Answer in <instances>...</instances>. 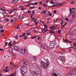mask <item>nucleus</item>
Wrapping results in <instances>:
<instances>
[{
    "instance_id": "f257e3e1",
    "label": "nucleus",
    "mask_w": 76,
    "mask_h": 76,
    "mask_svg": "<svg viewBox=\"0 0 76 76\" xmlns=\"http://www.w3.org/2000/svg\"><path fill=\"white\" fill-rule=\"evenodd\" d=\"M45 61L46 62V63L42 61H41L40 62V66L44 69H46L47 68L48 66L50 65V61L48 59H46Z\"/></svg>"
},
{
    "instance_id": "f03ea898",
    "label": "nucleus",
    "mask_w": 76,
    "mask_h": 76,
    "mask_svg": "<svg viewBox=\"0 0 76 76\" xmlns=\"http://www.w3.org/2000/svg\"><path fill=\"white\" fill-rule=\"evenodd\" d=\"M32 70V69H30V71L31 72H32V73L33 75H35L36 76H41V74H40V73L38 71L37 72H33V70Z\"/></svg>"
},
{
    "instance_id": "7ed1b4c3",
    "label": "nucleus",
    "mask_w": 76,
    "mask_h": 76,
    "mask_svg": "<svg viewBox=\"0 0 76 76\" xmlns=\"http://www.w3.org/2000/svg\"><path fill=\"white\" fill-rule=\"evenodd\" d=\"M58 59L59 60H61V61L63 62H66V58L64 56H59L58 57Z\"/></svg>"
},
{
    "instance_id": "20e7f679",
    "label": "nucleus",
    "mask_w": 76,
    "mask_h": 76,
    "mask_svg": "<svg viewBox=\"0 0 76 76\" xmlns=\"http://www.w3.org/2000/svg\"><path fill=\"white\" fill-rule=\"evenodd\" d=\"M22 69L23 71L24 72H27V67L26 66L23 67L22 68V67H21L20 68V70Z\"/></svg>"
},
{
    "instance_id": "39448f33",
    "label": "nucleus",
    "mask_w": 76,
    "mask_h": 76,
    "mask_svg": "<svg viewBox=\"0 0 76 76\" xmlns=\"http://www.w3.org/2000/svg\"><path fill=\"white\" fill-rule=\"evenodd\" d=\"M23 66H26L29 63L28 62V61H25L24 60L23 61Z\"/></svg>"
},
{
    "instance_id": "423d86ee",
    "label": "nucleus",
    "mask_w": 76,
    "mask_h": 76,
    "mask_svg": "<svg viewBox=\"0 0 76 76\" xmlns=\"http://www.w3.org/2000/svg\"><path fill=\"white\" fill-rule=\"evenodd\" d=\"M54 46H55V45L53 42H51L50 43V45H49V47L50 48H53L54 47Z\"/></svg>"
},
{
    "instance_id": "0eeeda50",
    "label": "nucleus",
    "mask_w": 76,
    "mask_h": 76,
    "mask_svg": "<svg viewBox=\"0 0 76 76\" xmlns=\"http://www.w3.org/2000/svg\"><path fill=\"white\" fill-rule=\"evenodd\" d=\"M31 67L32 68H37V64L35 63L32 64Z\"/></svg>"
},
{
    "instance_id": "6e6552de",
    "label": "nucleus",
    "mask_w": 76,
    "mask_h": 76,
    "mask_svg": "<svg viewBox=\"0 0 76 76\" xmlns=\"http://www.w3.org/2000/svg\"><path fill=\"white\" fill-rule=\"evenodd\" d=\"M19 0H13V1H11V3H12V4H13V3H18V2H19Z\"/></svg>"
},
{
    "instance_id": "1a4fd4ad",
    "label": "nucleus",
    "mask_w": 76,
    "mask_h": 76,
    "mask_svg": "<svg viewBox=\"0 0 76 76\" xmlns=\"http://www.w3.org/2000/svg\"><path fill=\"white\" fill-rule=\"evenodd\" d=\"M14 50H15L16 51H18L19 47L17 46H15L14 47Z\"/></svg>"
},
{
    "instance_id": "9d476101",
    "label": "nucleus",
    "mask_w": 76,
    "mask_h": 76,
    "mask_svg": "<svg viewBox=\"0 0 76 76\" xmlns=\"http://www.w3.org/2000/svg\"><path fill=\"white\" fill-rule=\"evenodd\" d=\"M52 76H61V74H60V75H57V74L54 73H53V75H52Z\"/></svg>"
},
{
    "instance_id": "9b49d317",
    "label": "nucleus",
    "mask_w": 76,
    "mask_h": 76,
    "mask_svg": "<svg viewBox=\"0 0 76 76\" xmlns=\"http://www.w3.org/2000/svg\"><path fill=\"white\" fill-rule=\"evenodd\" d=\"M0 13H1L3 15L5 14L6 13V11L3 10H0Z\"/></svg>"
},
{
    "instance_id": "f8f14e48",
    "label": "nucleus",
    "mask_w": 76,
    "mask_h": 76,
    "mask_svg": "<svg viewBox=\"0 0 76 76\" xmlns=\"http://www.w3.org/2000/svg\"><path fill=\"white\" fill-rule=\"evenodd\" d=\"M20 70L21 73V75H25V73H26V72H25L23 71V70H22V69H21Z\"/></svg>"
},
{
    "instance_id": "ddd939ff",
    "label": "nucleus",
    "mask_w": 76,
    "mask_h": 76,
    "mask_svg": "<svg viewBox=\"0 0 76 76\" xmlns=\"http://www.w3.org/2000/svg\"><path fill=\"white\" fill-rule=\"evenodd\" d=\"M49 33H50V34H55V32L53 31L52 30H50L49 31Z\"/></svg>"
},
{
    "instance_id": "4468645a",
    "label": "nucleus",
    "mask_w": 76,
    "mask_h": 76,
    "mask_svg": "<svg viewBox=\"0 0 76 76\" xmlns=\"http://www.w3.org/2000/svg\"><path fill=\"white\" fill-rule=\"evenodd\" d=\"M73 21H74V19H73V18H72L70 19L69 22H70V23H72V22H73Z\"/></svg>"
},
{
    "instance_id": "2eb2a0df",
    "label": "nucleus",
    "mask_w": 76,
    "mask_h": 76,
    "mask_svg": "<svg viewBox=\"0 0 76 76\" xmlns=\"http://www.w3.org/2000/svg\"><path fill=\"white\" fill-rule=\"evenodd\" d=\"M45 45H42L41 46V48H43V49H44V50H45Z\"/></svg>"
},
{
    "instance_id": "dca6fc26",
    "label": "nucleus",
    "mask_w": 76,
    "mask_h": 76,
    "mask_svg": "<svg viewBox=\"0 0 76 76\" xmlns=\"http://www.w3.org/2000/svg\"><path fill=\"white\" fill-rule=\"evenodd\" d=\"M12 42V41H11L9 43V44H8V45H13V44H11Z\"/></svg>"
},
{
    "instance_id": "f3484780",
    "label": "nucleus",
    "mask_w": 76,
    "mask_h": 76,
    "mask_svg": "<svg viewBox=\"0 0 76 76\" xmlns=\"http://www.w3.org/2000/svg\"><path fill=\"white\" fill-rule=\"evenodd\" d=\"M21 53L22 54H25V52L23 51V50H21Z\"/></svg>"
},
{
    "instance_id": "a211bd4d",
    "label": "nucleus",
    "mask_w": 76,
    "mask_h": 76,
    "mask_svg": "<svg viewBox=\"0 0 76 76\" xmlns=\"http://www.w3.org/2000/svg\"><path fill=\"white\" fill-rule=\"evenodd\" d=\"M33 58L34 60V61H37V58L36 57H34Z\"/></svg>"
},
{
    "instance_id": "6ab92c4d",
    "label": "nucleus",
    "mask_w": 76,
    "mask_h": 76,
    "mask_svg": "<svg viewBox=\"0 0 76 76\" xmlns=\"http://www.w3.org/2000/svg\"><path fill=\"white\" fill-rule=\"evenodd\" d=\"M72 72H76V67L75 68L72 70Z\"/></svg>"
},
{
    "instance_id": "aec40b11",
    "label": "nucleus",
    "mask_w": 76,
    "mask_h": 76,
    "mask_svg": "<svg viewBox=\"0 0 76 76\" xmlns=\"http://www.w3.org/2000/svg\"><path fill=\"white\" fill-rule=\"evenodd\" d=\"M70 13L71 14H74V13H75V11H73L72 12V10H70Z\"/></svg>"
},
{
    "instance_id": "412c9836",
    "label": "nucleus",
    "mask_w": 76,
    "mask_h": 76,
    "mask_svg": "<svg viewBox=\"0 0 76 76\" xmlns=\"http://www.w3.org/2000/svg\"><path fill=\"white\" fill-rule=\"evenodd\" d=\"M13 48H12L9 50V52H10V53H12V52H13Z\"/></svg>"
},
{
    "instance_id": "4be33fe9",
    "label": "nucleus",
    "mask_w": 76,
    "mask_h": 76,
    "mask_svg": "<svg viewBox=\"0 0 76 76\" xmlns=\"http://www.w3.org/2000/svg\"><path fill=\"white\" fill-rule=\"evenodd\" d=\"M60 53L61 54H64V51H60Z\"/></svg>"
},
{
    "instance_id": "5701e85b",
    "label": "nucleus",
    "mask_w": 76,
    "mask_h": 76,
    "mask_svg": "<svg viewBox=\"0 0 76 76\" xmlns=\"http://www.w3.org/2000/svg\"><path fill=\"white\" fill-rule=\"evenodd\" d=\"M47 13V12L45 11H42L41 12V14H42V13Z\"/></svg>"
},
{
    "instance_id": "b1692460",
    "label": "nucleus",
    "mask_w": 76,
    "mask_h": 76,
    "mask_svg": "<svg viewBox=\"0 0 76 76\" xmlns=\"http://www.w3.org/2000/svg\"><path fill=\"white\" fill-rule=\"evenodd\" d=\"M33 5H38L37 2H34L32 4Z\"/></svg>"
},
{
    "instance_id": "393cba45",
    "label": "nucleus",
    "mask_w": 76,
    "mask_h": 76,
    "mask_svg": "<svg viewBox=\"0 0 76 76\" xmlns=\"http://www.w3.org/2000/svg\"><path fill=\"white\" fill-rule=\"evenodd\" d=\"M50 3L52 4H54V2L53 0H52L50 1Z\"/></svg>"
},
{
    "instance_id": "a878e982",
    "label": "nucleus",
    "mask_w": 76,
    "mask_h": 76,
    "mask_svg": "<svg viewBox=\"0 0 76 76\" xmlns=\"http://www.w3.org/2000/svg\"><path fill=\"white\" fill-rule=\"evenodd\" d=\"M43 5H44V7H47V5L46 4H43Z\"/></svg>"
},
{
    "instance_id": "bb28decb",
    "label": "nucleus",
    "mask_w": 76,
    "mask_h": 76,
    "mask_svg": "<svg viewBox=\"0 0 76 76\" xmlns=\"http://www.w3.org/2000/svg\"><path fill=\"white\" fill-rule=\"evenodd\" d=\"M76 8H70L69 9V10H75L76 9Z\"/></svg>"
},
{
    "instance_id": "cd10ccee",
    "label": "nucleus",
    "mask_w": 76,
    "mask_h": 76,
    "mask_svg": "<svg viewBox=\"0 0 76 76\" xmlns=\"http://www.w3.org/2000/svg\"><path fill=\"white\" fill-rule=\"evenodd\" d=\"M48 31V29H47L46 30H45L43 32V33L45 34V32H47Z\"/></svg>"
},
{
    "instance_id": "c85d7f7f",
    "label": "nucleus",
    "mask_w": 76,
    "mask_h": 76,
    "mask_svg": "<svg viewBox=\"0 0 76 76\" xmlns=\"http://www.w3.org/2000/svg\"><path fill=\"white\" fill-rule=\"evenodd\" d=\"M15 38L17 39H19V38L18 37V35L15 36Z\"/></svg>"
},
{
    "instance_id": "c756f323",
    "label": "nucleus",
    "mask_w": 76,
    "mask_h": 76,
    "mask_svg": "<svg viewBox=\"0 0 76 76\" xmlns=\"http://www.w3.org/2000/svg\"><path fill=\"white\" fill-rule=\"evenodd\" d=\"M64 4L63 2H62L59 4V6H62Z\"/></svg>"
},
{
    "instance_id": "7c9ffc66",
    "label": "nucleus",
    "mask_w": 76,
    "mask_h": 76,
    "mask_svg": "<svg viewBox=\"0 0 76 76\" xmlns=\"http://www.w3.org/2000/svg\"><path fill=\"white\" fill-rule=\"evenodd\" d=\"M4 72H9V70H7L6 69H5L4 70Z\"/></svg>"
},
{
    "instance_id": "2f4dec72",
    "label": "nucleus",
    "mask_w": 76,
    "mask_h": 76,
    "mask_svg": "<svg viewBox=\"0 0 76 76\" xmlns=\"http://www.w3.org/2000/svg\"><path fill=\"white\" fill-rule=\"evenodd\" d=\"M35 7H31L29 8V9H33V8H34Z\"/></svg>"
},
{
    "instance_id": "473e14b6",
    "label": "nucleus",
    "mask_w": 76,
    "mask_h": 76,
    "mask_svg": "<svg viewBox=\"0 0 76 76\" xmlns=\"http://www.w3.org/2000/svg\"><path fill=\"white\" fill-rule=\"evenodd\" d=\"M64 41L65 42H69V41L67 40V39H65Z\"/></svg>"
},
{
    "instance_id": "72a5a7b5",
    "label": "nucleus",
    "mask_w": 76,
    "mask_h": 76,
    "mask_svg": "<svg viewBox=\"0 0 76 76\" xmlns=\"http://www.w3.org/2000/svg\"><path fill=\"white\" fill-rule=\"evenodd\" d=\"M61 30H58V33H59V34H61Z\"/></svg>"
},
{
    "instance_id": "f704fd0d",
    "label": "nucleus",
    "mask_w": 76,
    "mask_h": 76,
    "mask_svg": "<svg viewBox=\"0 0 76 76\" xmlns=\"http://www.w3.org/2000/svg\"><path fill=\"white\" fill-rule=\"evenodd\" d=\"M13 21L14 22H16V19L14 18L13 20Z\"/></svg>"
},
{
    "instance_id": "c9c22d12",
    "label": "nucleus",
    "mask_w": 76,
    "mask_h": 76,
    "mask_svg": "<svg viewBox=\"0 0 76 76\" xmlns=\"http://www.w3.org/2000/svg\"><path fill=\"white\" fill-rule=\"evenodd\" d=\"M37 37V36H34V37H31V39H34V38H36Z\"/></svg>"
},
{
    "instance_id": "e433bc0d",
    "label": "nucleus",
    "mask_w": 76,
    "mask_h": 76,
    "mask_svg": "<svg viewBox=\"0 0 76 76\" xmlns=\"http://www.w3.org/2000/svg\"><path fill=\"white\" fill-rule=\"evenodd\" d=\"M65 20H66V21H69V18H66Z\"/></svg>"
},
{
    "instance_id": "4c0bfd02",
    "label": "nucleus",
    "mask_w": 76,
    "mask_h": 76,
    "mask_svg": "<svg viewBox=\"0 0 76 76\" xmlns=\"http://www.w3.org/2000/svg\"><path fill=\"white\" fill-rule=\"evenodd\" d=\"M54 13L55 14H56L57 13V11L56 10H54Z\"/></svg>"
},
{
    "instance_id": "58836bf2",
    "label": "nucleus",
    "mask_w": 76,
    "mask_h": 76,
    "mask_svg": "<svg viewBox=\"0 0 76 76\" xmlns=\"http://www.w3.org/2000/svg\"><path fill=\"white\" fill-rule=\"evenodd\" d=\"M9 19L8 18H7L5 20V21H6V22H7V21H9Z\"/></svg>"
},
{
    "instance_id": "ea45409f",
    "label": "nucleus",
    "mask_w": 76,
    "mask_h": 76,
    "mask_svg": "<svg viewBox=\"0 0 76 76\" xmlns=\"http://www.w3.org/2000/svg\"><path fill=\"white\" fill-rule=\"evenodd\" d=\"M33 32H34V33H35L36 32H37V30H33Z\"/></svg>"
},
{
    "instance_id": "a19ab883",
    "label": "nucleus",
    "mask_w": 76,
    "mask_h": 76,
    "mask_svg": "<svg viewBox=\"0 0 76 76\" xmlns=\"http://www.w3.org/2000/svg\"><path fill=\"white\" fill-rule=\"evenodd\" d=\"M74 3H75V1L71 2V4H74Z\"/></svg>"
},
{
    "instance_id": "79ce46f5",
    "label": "nucleus",
    "mask_w": 76,
    "mask_h": 76,
    "mask_svg": "<svg viewBox=\"0 0 76 76\" xmlns=\"http://www.w3.org/2000/svg\"><path fill=\"white\" fill-rule=\"evenodd\" d=\"M64 23L63 22V21H62V22L61 23V26H63V24Z\"/></svg>"
},
{
    "instance_id": "37998d69",
    "label": "nucleus",
    "mask_w": 76,
    "mask_h": 76,
    "mask_svg": "<svg viewBox=\"0 0 76 76\" xmlns=\"http://www.w3.org/2000/svg\"><path fill=\"white\" fill-rule=\"evenodd\" d=\"M32 13L33 14H35V11L34 10L32 11Z\"/></svg>"
},
{
    "instance_id": "c03bdc74",
    "label": "nucleus",
    "mask_w": 76,
    "mask_h": 76,
    "mask_svg": "<svg viewBox=\"0 0 76 76\" xmlns=\"http://www.w3.org/2000/svg\"><path fill=\"white\" fill-rule=\"evenodd\" d=\"M4 26H1L0 27V29H3V28Z\"/></svg>"
},
{
    "instance_id": "a18cd8bd",
    "label": "nucleus",
    "mask_w": 76,
    "mask_h": 76,
    "mask_svg": "<svg viewBox=\"0 0 76 76\" xmlns=\"http://www.w3.org/2000/svg\"><path fill=\"white\" fill-rule=\"evenodd\" d=\"M45 49H46V50H47V48H48V47L47 46H45Z\"/></svg>"
},
{
    "instance_id": "49530a36",
    "label": "nucleus",
    "mask_w": 76,
    "mask_h": 76,
    "mask_svg": "<svg viewBox=\"0 0 76 76\" xmlns=\"http://www.w3.org/2000/svg\"><path fill=\"white\" fill-rule=\"evenodd\" d=\"M1 32H4V29H2L1 30Z\"/></svg>"
},
{
    "instance_id": "de8ad7c7",
    "label": "nucleus",
    "mask_w": 76,
    "mask_h": 76,
    "mask_svg": "<svg viewBox=\"0 0 76 76\" xmlns=\"http://www.w3.org/2000/svg\"><path fill=\"white\" fill-rule=\"evenodd\" d=\"M57 6V5H53L52 6V7H56Z\"/></svg>"
},
{
    "instance_id": "09e8293b",
    "label": "nucleus",
    "mask_w": 76,
    "mask_h": 76,
    "mask_svg": "<svg viewBox=\"0 0 76 76\" xmlns=\"http://www.w3.org/2000/svg\"><path fill=\"white\" fill-rule=\"evenodd\" d=\"M49 15L50 16H52V14L51 13L49 14Z\"/></svg>"
},
{
    "instance_id": "8fccbe9b",
    "label": "nucleus",
    "mask_w": 76,
    "mask_h": 76,
    "mask_svg": "<svg viewBox=\"0 0 76 76\" xmlns=\"http://www.w3.org/2000/svg\"><path fill=\"white\" fill-rule=\"evenodd\" d=\"M11 69V67L10 66H8V69Z\"/></svg>"
},
{
    "instance_id": "3c124183",
    "label": "nucleus",
    "mask_w": 76,
    "mask_h": 76,
    "mask_svg": "<svg viewBox=\"0 0 76 76\" xmlns=\"http://www.w3.org/2000/svg\"><path fill=\"white\" fill-rule=\"evenodd\" d=\"M27 32L28 33L27 34V35H30V33H28V31H27Z\"/></svg>"
},
{
    "instance_id": "603ef678",
    "label": "nucleus",
    "mask_w": 76,
    "mask_h": 76,
    "mask_svg": "<svg viewBox=\"0 0 76 76\" xmlns=\"http://www.w3.org/2000/svg\"><path fill=\"white\" fill-rule=\"evenodd\" d=\"M73 44L74 45V46H76V43H73Z\"/></svg>"
},
{
    "instance_id": "864d4df0",
    "label": "nucleus",
    "mask_w": 76,
    "mask_h": 76,
    "mask_svg": "<svg viewBox=\"0 0 76 76\" xmlns=\"http://www.w3.org/2000/svg\"><path fill=\"white\" fill-rule=\"evenodd\" d=\"M7 42H5V46H6V45H7Z\"/></svg>"
},
{
    "instance_id": "5fc2aeb1",
    "label": "nucleus",
    "mask_w": 76,
    "mask_h": 76,
    "mask_svg": "<svg viewBox=\"0 0 76 76\" xmlns=\"http://www.w3.org/2000/svg\"><path fill=\"white\" fill-rule=\"evenodd\" d=\"M52 27V29H54V25H53L52 26H51Z\"/></svg>"
},
{
    "instance_id": "6e6d98bb",
    "label": "nucleus",
    "mask_w": 76,
    "mask_h": 76,
    "mask_svg": "<svg viewBox=\"0 0 76 76\" xmlns=\"http://www.w3.org/2000/svg\"><path fill=\"white\" fill-rule=\"evenodd\" d=\"M68 51L69 52H72V50L71 49H69L68 50Z\"/></svg>"
},
{
    "instance_id": "4d7b16f0",
    "label": "nucleus",
    "mask_w": 76,
    "mask_h": 76,
    "mask_svg": "<svg viewBox=\"0 0 76 76\" xmlns=\"http://www.w3.org/2000/svg\"><path fill=\"white\" fill-rule=\"evenodd\" d=\"M25 33H24V34H22V37H24L25 36Z\"/></svg>"
},
{
    "instance_id": "13d9d810",
    "label": "nucleus",
    "mask_w": 76,
    "mask_h": 76,
    "mask_svg": "<svg viewBox=\"0 0 76 76\" xmlns=\"http://www.w3.org/2000/svg\"><path fill=\"white\" fill-rule=\"evenodd\" d=\"M33 16V14H31V18H32V16Z\"/></svg>"
},
{
    "instance_id": "bf43d9fd",
    "label": "nucleus",
    "mask_w": 76,
    "mask_h": 76,
    "mask_svg": "<svg viewBox=\"0 0 76 76\" xmlns=\"http://www.w3.org/2000/svg\"><path fill=\"white\" fill-rule=\"evenodd\" d=\"M70 35H72V36H74V34H73V33H71L70 34Z\"/></svg>"
},
{
    "instance_id": "052dcab7",
    "label": "nucleus",
    "mask_w": 76,
    "mask_h": 76,
    "mask_svg": "<svg viewBox=\"0 0 76 76\" xmlns=\"http://www.w3.org/2000/svg\"><path fill=\"white\" fill-rule=\"evenodd\" d=\"M26 9V8H22L21 10H25Z\"/></svg>"
},
{
    "instance_id": "680f3d73",
    "label": "nucleus",
    "mask_w": 76,
    "mask_h": 76,
    "mask_svg": "<svg viewBox=\"0 0 76 76\" xmlns=\"http://www.w3.org/2000/svg\"><path fill=\"white\" fill-rule=\"evenodd\" d=\"M0 50L1 51H3V49L0 48Z\"/></svg>"
},
{
    "instance_id": "e2e57ef3",
    "label": "nucleus",
    "mask_w": 76,
    "mask_h": 76,
    "mask_svg": "<svg viewBox=\"0 0 76 76\" xmlns=\"http://www.w3.org/2000/svg\"><path fill=\"white\" fill-rule=\"evenodd\" d=\"M28 38V36H27L26 37H25L24 38V39H27Z\"/></svg>"
},
{
    "instance_id": "0e129e2a",
    "label": "nucleus",
    "mask_w": 76,
    "mask_h": 76,
    "mask_svg": "<svg viewBox=\"0 0 76 76\" xmlns=\"http://www.w3.org/2000/svg\"><path fill=\"white\" fill-rule=\"evenodd\" d=\"M70 48H74V47L73 46H72L70 47Z\"/></svg>"
},
{
    "instance_id": "69168bd1",
    "label": "nucleus",
    "mask_w": 76,
    "mask_h": 76,
    "mask_svg": "<svg viewBox=\"0 0 76 76\" xmlns=\"http://www.w3.org/2000/svg\"><path fill=\"white\" fill-rule=\"evenodd\" d=\"M64 27H65V25H64L63 26L62 28H64Z\"/></svg>"
},
{
    "instance_id": "338daca9",
    "label": "nucleus",
    "mask_w": 76,
    "mask_h": 76,
    "mask_svg": "<svg viewBox=\"0 0 76 76\" xmlns=\"http://www.w3.org/2000/svg\"><path fill=\"white\" fill-rule=\"evenodd\" d=\"M35 24H36V25H38V23L37 22H36L35 23Z\"/></svg>"
},
{
    "instance_id": "774afa93",
    "label": "nucleus",
    "mask_w": 76,
    "mask_h": 76,
    "mask_svg": "<svg viewBox=\"0 0 76 76\" xmlns=\"http://www.w3.org/2000/svg\"><path fill=\"white\" fill-rule=\"evenodd\" d=\"M72 18H75V15H72Z\"/></svg>"
}]
</instances>
